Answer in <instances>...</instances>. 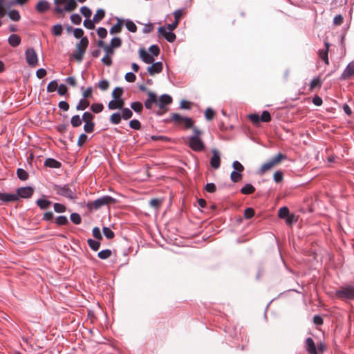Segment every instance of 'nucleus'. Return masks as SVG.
Instances as JSON below:
<instances>
[{"label":"nucleus","instance_id":"nucleus-35","mask_svg":"<svg viewBox=\"0 0 354 354\" xmlns=\"http://www.w3.org/2000/svg\"><path fill=\"white\" fill-rule=\"evenodd\" d=\"M122 116L120 113H114L110 117V122L112 124H118L121 122Z\"/></svg>","mask_w":354,"mask_h":354},{"label":"nucleus","instance_id":"nucleus-12","mask_svg":"<svg viewBox=\"0 0 354 354\" xmlns=\"http://www.w3.org/2000/svg\"><path fill=\"white\" fill-rule=\"evenodd\" d=\"M158 33L164 37L169 42H174L176 40V36L172 32H167L165 27L160 26L158 28Z\"/></svg>","mask_w":354,"mask_h":354},{"label":"nucleus","instance_id":"nucleus-62","mask_svg":"<svg viewBox=\"0 0 354 354\" xmlns=\"http://www.w3.org/2000/svg\"><path fill=\"white\" fill-rule=\"evenodd\" d=\"M129 126L133 129L139 130L141 128V124L138 120H132L129 122Z\"/></svg>","mask_w":354,"mask_h":354},{"label":"nucleus","instance_id":"nucleus-29","mask_svg":"<svg viewBox=\"0 0 354 354\" xmlns=\"http://www.w3.org/2000/svg\"><path fill=\"white\" fill-rule=\"evenodd\" d=\"M36 203L41 209H46L50 205L51 202L48 200L39 198L37 201Z\"/></svg>","mask_w":354,"mask_h":354},{"label":"nucleus","instance_id":"nucleus-23","mask_svg":"<svg viewBox=\"0 0 354 354\" xmlns=\"http://www.w3.org/2000/svg\"><path fill=\"white\" fill-rule=\"evenodd\" d=\"M90 105V102L87 99H81L78 104L76 105V110L77 111H84L86 108H88Z\"/></svg>","mask_w":354,"mask_h":354},{"label":"nucleus","instance_id":"nucleus-3","mask_svg":"<svg viewBox=\"0 0 354 354\" xmlns=\"http://www.w3.org/2000/svg\"><path fill=\"white\" fill-rule=\"evenodd\" d=\"M55 7L53 10L55 14H62L64 12H72L77 7L75 0H54Z\"/></svg>","mask_w":354,"mask_h":354},{"label":"nucleus","instance_id":"nucleus-51","mask_svg":"<svg viewBox=\"0 0 354 354\" xmlns=\"http://www.w3.org/2000/svg\"><path fill=\"white\" fill-rule=\"evenodd\" d=\"M54 210L57 213L65 212L66 207L65 205L61 203H56L53 205Z\"/></svg>","mask_w":354,"mask_h":354},{"label":"nucleus","instance_id":"nucleus-9","mask_svg":"<svg viewBox=\"0 0 354 354\" xmlns=\"http://www.w3.org/2000/svg\"><path fill=\"white\" fill-rule=\"evenodd\" d=\"M26 59L30 66L35 67L38 63V57L33 48H28L25 53Z\"/></svg>","mask_w":354,"mask_h":354},{"label":"nucleus","instance_id":"nucleus-24","mask_svg":"<svg viewBox=\"0 0 354 354\" xmlns=\"http://www.w3.org/2000/svg\"><path fill=\"white\" fill-rule=\"evenodd\" d=\"M255 192V187L252 184H246L241 189V192L243 194L248 195L253 194Z\"/></svg>","mask_w":354,"mask_h":354},{"label":"nucleus","instance_id":"nucleus-42","mask_svg":"<svg viewBox=\"0 0 354 354\" xmlns=\"http://www.w3.org/2000/svg\"><path fill=\"white\" fill-rule=\"evenodd\" d=\"M63 28L62 25L56 24L52 28V34L55 36H60L62 33Z\"/></svg>","mask_w":354,"mask_h":354},{"label":"nucleus","instance_id":"nucleus-50","mask_svg":"<svg viewBox=\"0 0 354 354\" xmlns=\"http://www.w3.org/2000/svg\"><path fill=\"white\" fill-rule=\"evenodd\" d=\"M261 122H269L271 120V115L268 111H263L260 116Z\"/></svg>","mask_w":354,"mask_h":354},{"label":"nucleus","instance_id":"nucleus-33","mask_svg":"<svg viewBox=\"0 0 354 354\" xmlns=\"http://www.w3.org/2000/svg\"><path fill=\"white\" fill-rule=\"evenodd\" d=\"M112 254V252L109 249L104 250L98 252L97 257L101 259H106Z\"/></svg>","mask_w":354,"mask_h":354},{"label":"nucleus","instance_id":"nucleus-34","mask_svg":"<svg viewBox=\"0 0 354 354\" xmlns=\"http://www.w3.org/2000/svg\"><path fill=\"white\" fill-rule=\"evenodd\" d=\"M17 177L21 180H26L28 178V174L23 169H18L17 171Z\"/></svg>","mask_w":354,"mask_h":354},{"label":"nucleus","instance_id":"nucleus-26","mask_svg":"<svg viewBox=\"0 0 354 354\" xmlns=\"http://www.w3.org/2000/svg\"><path fill=\"white\" fill-rule=\"evenodd\" d=\"M185 117L180 115L178 113H172L171 116V121L174 122L178 125L183 124Z\"/></svg>","mask_w":354,"mask_h":354},{"label":"nucleus","instance_id":"nucleus-48","mask_svg":"<svg viewBox=\"0 0 354 354\" xmlns=\"http://www.w3.org/2000/svg\"><path fill=\"white\" fill-rule=\"evenodd\" d=\"M71 221L75 224V225H79L82 222V218H81V216L79 214L77 213H72L71 214Z\"/></svg>","mask_w":354,"mask_h":354},{"label":"nucleus","instance_id":"nucleus-54","mask_svg":"<svg viewBox=\"0 0 354 354\" xmlns=\"http://www.w3.org/2000/svg\"><path fill=\"white\" fill-rule=\"evenodd\" d=\"M215 115L214 111L211 108H207L205 111V116L207 120H211Z\"/></svg>","mask_w":354,"mask_h":354},{"label":"nucleus","instance_id":"nucleus-13","mask_svg":"<svg viewBox=\"0 0 354 354\" xmlns=\"http://www.w3.org/2000/svg\"><path fill=\"white\" fill-rule=\"evenodd\" d=\"M354 75V61L348 64L345 70L342 74L341 78L342 80H348Z\"/></svg>","mask_w":354,"mask_h":354},{"label":"nucleus","instance_id":"nucleus-60","mask_svg":"<svg viewBox=\"0 0 354 354\" xmlns=\"http://www.w3.org/2000/svg\"><path fill=\"white\" fill-rule=\"evenodd\" d=\"M254 215V210L251 208V207H248V208H246L244 211V217L247 219H250L251 218H252Z\"/></svg>","mask_w":354,"mask_h":354},{"label":"nucleus","instance_id":"nucleus-31","mask_svg":"<svg viewBox=\"0 0 354 354\" xmlns=\"http://www.w3.org/2000/svg\"><path fill=\"white\" fill-rule=\"evenodd\" d=\"M88 245L93 251H97L100 247V243L91 239L87 240Z\"/></svg>","mask_w":354,"mask_h":354},{"label":"nucleus","instance_id":"nucleus-36","mask_svg":"<svg viewBox=\"0 0 354 354\" xmlns=\"http://www.w3.org/2000/svg\"><path fill=\"white\" fill-rule=\"evenodd\" d=\"M68 220L66 216H59L55 218V223L57 225H66L68 224Z\"/></svg>","mask_w":354,"mask_h":354},{"label":"nucleus","instance_id":"nucleus-8","mask_svg":"<svg viewBox=\"0 0 354 354\" xmlns=\"http://www.w3.org/2000/svg\"><path fill=\"white\" fill-rule=\"evenodd\" d=\"M337 298L342 300L354 299V286L342 287L335 292Z\"/></svg>","mask_w":354,"mask_h":354},{"label":"nucleus","instance_id":"nucleus-41","mask_svg":"<svg viewBox=\"0 0 354 354\" xmlns=\"http://www.w3.org/2000/svg\"><path fill=\"white\" fill-rule=\"evenodd\" d=\"M131 108L136 112L140 113L143 109V105L140 102H134L131 104Z\"/></svg>","mask_w":354,"mask_h":354},{"label":"nucleus","instance_id":"nucleus-2","mask_svg":"<svg viewBox=\"0 0 354 354\" xmlns=\"http://www.w3.org/2000/svg\"><path fill=\"white\" fill-rule=\"evenodd\" d=\"M194 135L190 136L189 140V147L194 151H202L205 149V144L201 136L203 131L196 127L193 128Z\"/></svg>","mask_w":354,"mask_h":354},{"label":"nucleus","instance_id":"nucleus-63","mask_svg":"<svg viewBox=\"0 0 354 354\" xmlns=\"http://www.w3.org/2000/svg\"><path fill=\"white\" fill-rule=\"evenodd\" d=\"M87 139H88V136L86 134H84V133H82L79 136V138H78V140H77V145L79 147H82L86 143V142L87 141Z\"/></svg>","mask_w":354,"mask_h":354},{"label":"nucleus","instance_id":"nucleus-64","mask_svg":"<svg viewBox=\"0 0 354 354\" xmlns=\"http://www.w3.org/2000/svg\"><path fill=\"white\" fill-rule=\"evenodd\" d=\"M149 50L152 54V56H158L160 54V48L158 45L151 46Z\"/></svg>","mask_w":354,"mask_h":354},{"label":"nucleus","instance_id":"nucleus-18","mask_svg":"<svg viewBox=\"0 0 354 354\" xmlns=\"http://www.w3.org/2000/svg\"><path fill=\"white\" fill-rule=\"evenodd\" d=\"M124 105V101L122 99H115L111 100L108 104V107L110 110L114 109H122Z\"/></svg>","mask_w":354,"mask_h":354},{"label":"nucleus","instance_id":"nucleus-10","mask_svg":"<svg viewBox=\"0 0 354 354\" xmlns=\"http://www.w3.org/2000/svg\"><path fill=\"white\" fill-rule=\"evenodd\" d=\"M34 190L31 187H24L17 189V195L19 197L28 198L33 194Z\"/></svg>","mask_w":354,"mask_h":354},{"label":"nucleus","instance_id":"nucleus-32","mask_svg":"<svg viewBox=\"0 0 354 354\" xmlns=\"http://www.w3.org/2000/svg\"><path fill=\"white\" fill-rule=\"evenodd\" d=\"M8 17L15 21H18L20 20L21 16L18 10H12L8 12Z\"/></svg>","mask_w":354,"mask_h":354},{"label":"nucleus","instance_id":"nucleus-15","mask_svg":"<svg viewBox=\"0 0 354 354\" xmlns=\"http://www.w3.org/2000/svg\"><path fill=\"white\" fill-rule=\"evenodd\" d=\"M324 44H325V48L324 49L319 50L318 55H319V58L321 59H322L326 64L328 65L329 61H328V50H329L330 45L327 41H326L324 43Z\"/></svg>","mask_w":354,"mask_h":354},{"label":"nucleus","instance_id":"nucleus-49","mask_svg":"<svg viewBox=\"0 0 354 354\" xmlns=\"http://www.w3.org/2000/svg\"><path fill=\"white\" fill-rule=\"evenodd\" d=\"M125 26L128 30L131 32H136L137 31V26L132 21L127 20L125 23Z\"/></svg>","mask_w":354,"mask_h":354},{"label":"nucleus","instance_id":"nucleus-38","mask_svg":"<svg viewBox=\"0 0 354 354\" xmlns=\"http://www.w3.org/2000/svg\"><path fill=\"white\" fill-rule=\"evenodd\" d=\"M104 109V106L100 103H94L91 106V110L95 113H99Z\"/></svg>","mask_w":354,"mask_h":354},{"label":"nucleus","instance_id":"nucleus-16","mask_svg":"<svg viewBox=\"0 0 354 354\" xmlns=\"http://www.w3.org/2000/svg\"><path fill=\"white\" fill-rule=\"evenodd\" d=\"M50 8V4L46 0H40L38 1L35 6L36 10L39 13H44L48 11Z\"/></svg>","mask_w":354,"mask_h":354},{"label":"nucleus","instance_id":"nucleus-61","mask_svg":"<svg viewBox=\"0 0 354 354\" xmlns=\"http://www.w3.org/2000/svg\"><path fill=\"white\" fill-rule=\"evenodd\" d=\"M98 87L102 91H106L109 87V82L106 80H103L98 83Z\"/></svg>","mask_w":354,"mask_h":354},{"label":"nucleus","instance_id":"nucleus-46","mask_svg":"<svg viewBox=\"0 0 354 354\" xmlns=\"http://www.w3.org/2000/svg\"><path fill=\"white\" fill-rule=\"evenodd\" d=\"M162 203V200L159 198H153L149 201V205L154 209H158Z\"/></svg>","mask_w":354,"mask_h":354},{"label":"nucleus","instance_id":"nucleus-25","mask_svg":"<svg viewBox=\"0 0 354 354\" xmlns=\"http://www.w3.org/2000/svg\"><path fill=\"white\" fill-rule=\"evenodd\" d=\"M123 26V21L118 20L117 24L111 27L110 33L111 35L119 33L121 32Z\"/></svg>","mask_w":354,"mask_h":354},{"label":"nucleus","instance_id":"nucleus-27","mask_svg":"<svg viewBox=\"0 0 354 354\" xmlns=\"http://www.w3.org/2000/svg\"><path fill=\"white\" fill-rule=\"evenodd\" d=\"M94 115L92 114L91 112H84L82 115V120L84 122V123H91V122H93V120H94Z\"/></svg>","mask_w":354,"mask_h":354},{"label":"nucleus","instance_id":"nucleus-21","mask_svg":"<svg viewBox=\"0 0 354 354\" xmlns=\"http://www.w3.org/2000/svg\"><path fill=\"white\" fill-rule=\"evenodd\" d=\"M8 43L12 47L18 46L21 43V37L16 34H12L8 37Z\"/></svg>","mask_w":354,"mask_h":354},{"label":"nucleus","instance_id":"nucleus-20","mask_svg":"<svg viewBox=\"0 0 354 354\" xmlns=\"http://www.w3.org/2000/svg\"><path fill=\"white\" fill-rule=\"evenodd\" d=\"M306 350L309 354H318L317 352L316 346L313 339L311 337H308L306 339Z\"/></svg>","mask_w":354,"mask_h":354},{"label":"nucleus","instance_id":"nucleus-22","mask_svg":"<svg viewBox=\"0 0 354 354\" xmlns=\"http://www.w3.org/2000/svg\"><path fill=\"white\" fill-rule=\"evenodd\" d=\"M44 165L50 168H59L62 166L60 162L53 158H47L45 160Z\"/></svg>","mask_w":354,"mask_h":354},{"label":"nucleus","instance_id":"nucleus-14","mask_svg":"<svg viewBox=\"0 0 354 354\" xmlns=\"http://www.w3.org/2000/svg\"><path fill=\"white\" fill-rule=\"evenodd\" d=\"M162 68L163 65L162 62H153L152 65L147 68V71L151 75H154L155 74L160 73L162 71Z\"/></svg>","mask_w":354,"mask_h":354},{"label":"nucleus","instance_id":"nucleus-5","mask_svg":"<svg viewBox=\"0 0 354 354\" xmlns=\"http://www.w3.org/2000/svg\"><path fill=\"white\" fill-rule=\"evenodd\" d=\"M286 158V156L279 153L274 157L272 158L268 162L263 164L259 169V174H263L270 169H272L275 166L278 165L283 160Z\"/></svg>","mask_w":354,"mask_h":354},{"label":"nucleus","instance_id":"nucleus-39","mask_svg":"<svg viewBox=\"0 0 354 354\" xmlns=\"http://www.w3.org/2000/svg\"><path fill=\"white\" fill-rule=\"evenodd\" d=\"M230 178L232 182L238 183L242 179V174L236 171H233L230 174Z\"/></svg>","mask_w":354,"mask_h":354},{"label":"nucleus","instance_id":"nucleus-45","mask_svg":"<svg viewBox=\"0 0 354 354\" xmlns=\"http://www.w3.org/2000/svg\"><path fill=\"white\" fill-rule=\"evenodd\" d=\"M57 87H58L57 82L56 80H53L50 82H49V84L47 86V88H46L47 92H48V93L54 92L57 90Z\"/></svg>","mask_w":354,"mask_h":354},{"label":"nucleus","instance_id":"nucleus-52","mask_svg":"<svg viewBox=\"0 0 354 354\" xmlns=\"http://www.w3.org/2000/svg\"><path fill=\"white\" fill-rule=\"evenodd\" d=\"M183 14H184L183 9H179V10H176L174 12V22H177V24H178L180 19L181 17L183 15Z\"/></svg>","mask_w":354,"mask_h":354},{"label":"nucleus","instance_id":"nucleus-28","mask_svg":"<svg viewBox=\"0 0 354 354\" xmlns=\"http://www.w3.org/2000/svg\"><path fill=\"white\" fill-rule=\"evenodd\" d=\"M82 123V120L79 115H75L71 119V124L73 127H75V128L81 126Z\"/></svg>","mask_w":354,"mask_h":354},{"label":"nucleus","instance_id":"nucleus-30","mask_svg":"<svg viewBox=\"0 0 354 354\" xmlns=\"http://www.w3.org/2000/svg\"><path fill=\"white\" fill-rule=\"evenodd\" d=\"M105 16V12L102 9H98L93 17V21L95 23L100 22Z\"/></svg>","mask_w":354,"mask_h":354},{"label":"nucleus","instance_id":"nucleus-56","mask_svg":"<svg viewBox=\"0 0 354 354\" xmlns=\"http://www.w3.org/2000/svg\"><path fill=\"white\" fill-rule=\"evenodd\" d=\"M110 45L113 48H118L122 45V40L119 37H114L111 39Z\"/></svg>","mask_w":354,"mask_h":354},{"label":"nucleus","instance_id":"nucleus-37","mask_svg":"<svg viewBox=\"0 0 354 354\" xmlns=\"http://www.w3.org/2000/svg\"><path fill=\"white\" fill-rule=\"evenodd\" d=\"M289 214V209L286 207H281L278 211V216L281 218H286Z\"/></svg>","mask_w":354,"mask_h":354},{"label":"nucleus","instance_id":"nucleus-58","mask_svg":"<svg viewBox=\"0 0 354 354\" xmlns=\"http://www.w3.org/2000/svg\"><path fill=\"white\" fill-rule=\"evenodd\" d=\"M80 12L82 15H84L86 18H89L91 15L92 12L91 10L86 6H83L80 8Z\"/></svg>","mask_w":354,"mask_h":354},{"label":"nucleus","instance_id":"nucleus-57","mask_svg":"<svg viewBox=\"0 0 354 354\" xmlns=\"http://www.w3.org/2000/svg\"><path fill=\"white\" fill-rule=\"evenodd\" d=\"M298 220V217L295 216V214H289L288 217L286 218V223L288 225H292L293 223H295Z\"/></svg>","mask_w":354,"mask_h":354},{"label":"nucleus","instance_id":"nucleus-44","mask_svg":"<svg viewBox=\"0 0 354 354\" xmlns=\"http://www.w3.org/2000/svg\"><path fill=\"white\" fill-rule=\"evenodd\" d=\"M133 115L132 111L129 108H123L122 111V118L124 120H129Z\"/></svg>","mask_w":354,"mask_h":354},{"label":"nucleus","instance_id":"nucleus-1","mask_svg":"<svg viewBox=\"0 0 354 354\" xmlns=\"http://www.w3.org/2000/svg\"><path fill=\"white\" fill-rule=\"evenodd\" d=\"M147 93L148 98L145 102V106L147 109H151L153 104H155L165 112L166 111L165 106L172 102V97L167 94H163L158 97L157 95L151 91H147Z\"/></svg>","mask_w":354,"mask_h":354},{"label":"nucleus","instance_id":"nucleus-43","mask_svg":"<svg viewBox=\"0 0 354 354\" xmlns=\"http://www.w3.org/2000/svg\"><path fill=\"white\" fill-rule=\"evenodd\" d=\"M102 232L104 235L108 239H112L115 236L114 232L107 227H104L102 228Z\"/></svg>","mask_w":354,"mask_h":354},{"label":"nucleus","instance_id":"nucleus-17","mask_svg":"<svg viewBox=\"0 0 354 354\" xmlns=\"http://www.w3.org/2000/svg\"><path fill=\"white\" fill-rule=\"evenodd\" d=\"M140 58L146 64H152L154 62V58L149 54L144 48L139 50Z\"/></svg>","mask_w":354,"mask_h":354},{"label":"nucleus","instance_id":"nucleus-47","mask_svg":"<svg viewBox=\"0 0 354 354\" xmlns=\"http://www.w3.org/2000/svg\"><path fill=\"white\" fill-rule=\"evenodd\" d=\"M322 86V82L319 78L313 79L310 84V91H313L316 87H320Z\"/></svg>","mask_w":354,"mask_h":354},{"label":"nucleus","instance_id":"nucleus-40","mask_svg":"<svg viewBox=\"0 0 354 354\" xmlns=\"http://www.w3.org/2000/svg\"><path fill=\"white\" fill-rule=\"evenodd\" d=\"M123 94V89L121 87H116L112 92V97L114 99H122L121 96Z\"/></svg>","mask_w":354,"mask_h":354},{"label":"nucleus","instance_id":"nucleus-59","mask_svg":"<svg viewBox=\"0 0 354 354\" xmlns=\"http://www.w3.org/2000/svg\"><path fill=\"white\" fill-rule=\"evenodd\" d=\"M232 167L236 171L239 173H241L244 170V167L239 161L236 160L233 162Z\"/></svg>","mask_w":354,"mask_h":354},{"label":"nucleus","instance_id":"nucleus-7","mask_svg":"<svg viewBox=\"0 0 354 354\" xmlns=\"http://www.w3.org/2000/svg\"><path fill=\"white\" fill-rule=\"evenodd\" d=\"M88 45V39L84 37L81 39L80 42L76 44V50L73 54V57L78 62H81L83 59L84 55Z\"/></svg>","mask_w":354,"mask_h":354},{"label":"nucleus","instance_id":"nucleus-6","mask_svg":"<svg viewBox=\"0 0 354 354\" xmlns=\"http://www.w3.org/2000/svg\"><path fill=\"white\" fill-rule=\"evenodd\" d=\"M117 200L110 196H104L87 204V207L90 209H98L102 206L115 204Z\"/></svg>","mask_w":354,"mask_h":354},{"label":"nucleus","instance_id":"nucleus-19","mask_svg":"<svg viewBox=\"0 0 354 354\" xmlns=\"http://www.w3.org/2000/svg\"><path fill=\"white\" fill-rule=\"evenodd\" d=\"M0 200L4 202H14L18 200V196L15 194L0 193Z\"/></svg>","mask_w":354,"mask_h":354},{"label":"nucleus","instance_id":"nucleus-53","mask_svg":"<svg viewBox=\"0 0 354 354\" xmlns=\"http://www.w3.org/2000/svg\"><path fill=\"white\" fill-rule=\"evenodd\" d=\"M183 124L185 125V127L186 129H192L194 127V121L192 118H185L184 119V122H183Z\"/></svg>","mask_w":354,"mask_h":354},{"label":"nucleus","instance_id":"nucleus-55","mask_svg":"<svg viewBox=\"0 0 354 354\" xmlns=\"http://www.w3.org/2000/svg\"><path fill=\"white\" fill-rule=\"evenodd\" d=\"M95 129V123L91 122V123H84V130L86 133H92L93 132Z\"/></svg>","mask_w":354,"mask_h":354},{"label":"nucleus","instance_id":"nucleus-4","mask_svg":"<svg viewBox=\"0 0 354 354\" xmlns=\"http://www.w3.org/2000/svg\"><path fill=\"white\" fill-rule=\"evenodd\" d=\"M53 187L58 195L64 196L71 200H75L77 198L75 189H71L68 185H64L63 186L54 185Z\"/></svg>","mask_w":354,"mask_h":354},{"label":"nucleus","instance_id":"nucleus-11","mask_svg":"<svg viewBox=\"0 0 354 354\" xmlns=\"http://www.w3.org/2000/svg\"><path fill=\"white\" fill-rule=\"evenodd\" d=\"M210 165L214 169H218L221 165L220 153L215 149H212V156L210 159Z\"/></svg>","mask_w":354,"mask_h":354}]
</instances>
